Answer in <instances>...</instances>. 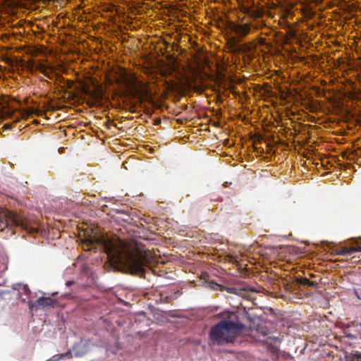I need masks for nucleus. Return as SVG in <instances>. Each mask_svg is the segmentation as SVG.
I'll return each mask as SVG.
<instances>
[{
    "label": "nucleus",
    "mask_w": 361,
    "mask_h": 361,
    "mask_svg": "<svg viewBox=\"0 0 361 361\" xmlns=\"http://www.w3.org/2000/svg\"><path fill=\"white\" fill-rule=\"evenodd\" d=\"M5 222L6 226L16 225L27 229L25 220L16 214L0 207V223Z\"/></svg>",
    "instance_id": "nucleus-3"
},
{
    "label": "nucleus",
    "mask_w": 361,
    "mask_h": 361,
    "mask_svg": "<svg viewBox=\"0 0 361 361\" xmlns=\"http://www.w3.org/2000/svg\"><path fill=\"white\" fill-rule=\"evenodd\" d=\"M358 358L361 359V354L357 356Z\"/></svg>",
    "instance_id": "nucleus-19"
},
{
    "label": "nucleus",
    "mask_w": 361,
    "mask_h": 361,
    "mask_svg": "<svg viewBox=\"0 0 361 361\" xmlns=\"http://www.w3.org/2000/svg\"><path fill=\"white\" fill-rule=\"evenodd\" d=\"M231 293L235 294L236 292L235 291H232Z\"/></svg>",
    "instance_id": "nucleus-20"
},
{
    "label": "nucleus",
    "mask_w": 361,
    "mask_h": 361,
    "mask_svg": "<svg viewBox=\"0 0 361 361\" xmlns=\"http://www.w3.org/2000/svg\"><path fill=\"white\" fill-rule=\"evenodd\" d=\"M271 326L272 324L270 322L256 318L252 320L249 329L251 334L255 331L258 334L267 336L269 334Z\"/></svg>",
    "instance_id": "nucleus-4"
},
{
    "label": "nucleus",
    "mask_w": 361,
    "mask_h": 361,
    "mask_svg": "<svg viewBox=\"0 0 361 361\" xmlns=\"http://www.w3.org/2000/svg\"><path fill=\"white\" fill-rule=\"evenodd\" d=\"M42 114H43L42 111H41L37 109H34V108L23 109L19 111L20 117L19 118L18 117L16 118V121H18L20 118H23V119L28 118L32 115H36L37 116H40L42 115Z\"/></svg>",
    "instance_id": "nucleus-10"
},
{
    "label": "nucleus",
    "mask_w": 361,
    "mask_h": 361,
    "mask_svg": "<svg viewBox=\"0 0 361 361\" xmlns=\"http://www.w3.org/2000/svg\"><path fill=\"white\" fill-rule=\"evenodd\" d=\"M233 317H235L234 314L211 328L209 338L214 344L221 345L233 343L237 336L246 331L245 325L234 321Z\"/></svg>",
    "instance_id": "nucleus-2"
},
{
    "label": "nucleus",
    "mask_w": 361,
    "mask_h": 361,
    "mask_svg": "<svg viewBox=\"0 0 361 361\" xmlns=\"http://www.w3.org/2000/svg\"><path fill=\"white\" fill-rule=\"evenodd\" d=\"M56 303V300L50 297H41L35 302H29L30 310H37L40 308L52 307Z\"/></svg>",
    "instance_id": "nucleus-5"
},
{
    "label": "nucleus",
    "mask_w": 361,
    "mask_h": 361,
    "mask_svg": "<svg viewBox=\"0 0 361 361\" xmlns=\"http://www.w3.org/2000/svg\"><path fill=\"white\" fill-rule=\"evenodd\" d=\"M81 243L85 250L103 248L109 265L115 270L139 276L145 272V257L116 236L99 235L92 231L81 239Z\"/></svg>",
    "instance_id": "nucleus-1"
},
{
    "label": "nucleus",
    "mask_w": 361,
    "mask_h": 361,
    "mask_svg": "<svg viewBox=\"0 0 361 361\" xmlns=\"http://www.w3.org/2000/svg\"><path fill=\"white\" fill-rule=\"evenodd\" d=\"M228 29L235 32L238 37L243 38L250 32V25L248 23H231L228 25Z\"/></svg>",
    "instance_id": "nucleus-6"
},
{
    "label": "nucleus",
    "mask_w": 361,
    "mask_h": 361,
    "mask_svg": "<svg viewBox=\"0 0 361 361\" xmlns=\"http://www.w3.org/2000/svg\"><path fill=\"white\" fill-rule=\"evenodd\" d=\"M18 291H23L25 293L29 291L28 287L26 285H19Z\"/></svg>",
    "instance_id": "nucleus-15"
},
{
    "label": "nucleus",
    "mask_w": 361,
    "mask_h": 361,
    "mask_svg": "<svg viewBox=\"0 0 361 361\" xmlns=\"http://www.w3.org/2000/svg\"><path fill=\"white\" fill-rule=\"evenodd\" d=\"M269 339L271 340V343H268V344L271 346V348H275L274 347V344L276 343V342H279V340L278 338L276 337H269Z\"/></svg>",
    "instance_id": "nucleus-14"
},
{
    "label": "nucleus",
    "mask_w": 361,
    "mask_h": 361,
    "mask_svg": "<svg viewBox=\"0 0 361 361\" xmlns=\"http://www.w3.org/2000/svg\"><path fill=\"white\" fill-rule=\"evenodd\" d=\"M37 69L44 76L51 78L54 75L55 69L53 66L48 63H41L37 66Z\"/></svg>",
    "instance_id": "nucleus-11"
},
{
    "label": "nucleus",
    "mask_w": 361,
    "mask_h": 361,
    "mask_svg": "<svg viewBox=\"0 0 361 361\" xmlns=\"http://www.w3.org/2000/svg\"><path fill=\"white\" fill-rule=\"evenodd\" d=\"M207 278H208V276L207 274H204L202 276V279H201L200 281V284L207 286L209 287L212 290H215V291H220V292L229 291L228 289H227L226 288H225L224 286H223L221 285H219V284L216 283L212 281H208Z\"/></svg>",
    "instance_id": "nucleus-9"
},
{
    "label": "nucleus",
    "mask_w": 361,
    "mask_h": 361,
    "mask_svg": "<svg viewBox=\"0 0 361 361\" xmlns=\"http://www.w3.org/2000/svg\"><path fill=\"white\" fill-rule=\"evenodd\" d=\"M297 281L299 284H301L302 286H314L315 285L314 282L310 281L309 279L306 278H298Z\"/></svg>",
    "instance_id": "nucleus-12"
},
{
    "label": "nucleus",
    "mask_w": 361,
    "mask_h": 361,
    "mask_svg": "<svg viewBox=\"0 0 361 361\" xmlns=\"http://www.w3.org/2000/svg\"><path fill=\"white\" fill-rule=\"evenodd\" d=\"M60 355H61V357L62 358H63V357H68V358L72 357V353H71V351H68V352H66L65 353H62V354H60Z\"/></svg>",
    "instance_id": "nucleus-16"
},
{
    "label": "nucleus",
    "mask_w": 361,
    "mask_h": 361,
    "mask_svg": "<svg viewBox=\"0 0 361 361\" xmlns=\"http://www.w3.org/2000/svg\"><path fill=\"white\" fill-rule=\"evenodd\" d=\"M295 298L296 299H298V300H300V298H298V297H295Z\"/></svg>",
    "instance_id": "nucleus-21"
},
{
    "label": "nucleus",
    "mask_w": 361,
    "mask_h": 361,
    "mask_svg": "<svg viewBox=\"0 0 361 361\" xmlns=\"http://www.w3.org/2000/svg\"><path fill=\"white\" fill-rule=\"evenodd\" d=\"M93 87V90H92L90 87L84 85L82 90V92L85 95L90 96L94 101H99L102 98L103 96L102 90L99 86H94Z\"/></svg>",
    "instance_id": "nucleus-7"
},
{
    "label": "nucleus",
    "mask_w": 361,
    "mask_h": 361,
    "mask_svg": "<svg viewBox=\"0 0 361 361\" xmlns=\"http://www.w3.org/2000/svg\"><path fill=\"white\" fill-rule=\"evenodd\" d=\"M281 298L283 300H292L289 295H281Z\"/></svg>",
    "instance_id": "nucleus-18"
},
{
    "label": "nucleus",
    "mask_w": 361,
    "mask_h": 361,
    "mask_svg": "<svg viewBox=\"0 0 361 361\" xmlns=\"http://www.w3.org/2000/svg\"><path fill=\"white\" fill-rule=\"evenodd\" d=\"M61 358V355L59 354L54 355L51 359L47 360V361H59Z\"/></svg>",
    "instance_id": "nucleus-17"
},
{
    "label": "nucleus",
    "mask_w": 361,
    "mask_h": 361,
    "mask_svg": "<svg viewBox=\"0 0 361 361\" xmlns=\"http://www.w3.org/2000/svg\"><path fill=\"white\" fill-rule=\"evenodd\" d=\"M355 252H361V247L358 246V247H347L343 250V254H350V255Z\"/></svg>",
    "instance_id": "nucleus-13"
},
{
    "label": "nucleus",
    "mask_w": 361,
    "mask_h": 361,
    "mask_svg": "<svg viewBox=\"0 0 361 361\" xmlns=\"http://www.w3.org/2000/svg\"><path fill=\"white\" fill-rule=\"evenodd\" d=\"M13 113L14 111L8 106L6 99L0 97V120L11 118Z\"/></svg>",
    "instance_id": "nucleus-8"
}]
</instances>
